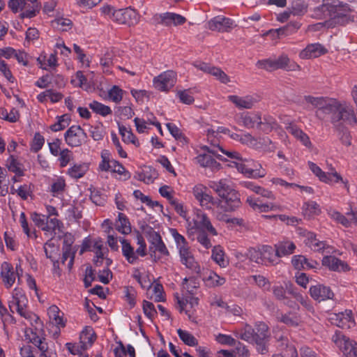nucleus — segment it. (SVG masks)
Returning <instances> with one entry per match:
<instances>
[{
  "label": "nucleus",
  "instance_id": "nucleus-20",
  "mask_svg": "<svg viewBox=\"0 0 357 357\" xmlns=\"http://www.w3.org/2000/svg\"><path fill=\"white\" fill-rule=\"evenodd\" d=\"M309 291L311 297L318 302L333 299L334 297V293L331 288L321 284L311 286Z\"/></svg>",
  "mask_w": 357,
  "mask_h": 357
},
{
  "label": "nucleus",
  "instance_id": "nucleus-43",
  "mask_svg": "<svg viewBox=\"0 0 357 357\" xmlns=\"http://www.w3.org/2000/svg\"><path fill=\"white\" fill-rule=\"evenodd\" d=\"M116 229L123 234H128L131 232V227L126 215L122 213H119L118 220L115 224Z\"/></svg>",
  "mask_w": 357,
  "mask_h": 357
},
{
  "label": "nucleus",
  "instance_id": "nucleus-16",
  "mask_svg": "<svg viewBox=\"0 0 357 357\" xmlns=\"http://www.w3.org/2000/svg\"><path fill=\"white\" fill-rule=\"evenodd\" d=\"M234 26V22L223 15H218L207 22V27L213 31L229 32Z\"/></svg>",
  "mask_w": 357,
  "mask_h": 357
},
{
  "label": "nucleus",
  "instance_id": "nucleus-19",
  "mask_svg": "<svg viewBox=\"0 0 357 357\" xmlns=\"http://www.w3.org/2000/svg\"><path fill=\"white\" fill-rule=\"evenodd\" d=\"M331 319L334 321L337 326L343 329H349L355 326L353 313L350 310H346L344 312L334 314L331 317Z\"/></svg>",
  "mask_w": 357,
  "mask_h": 357
},
{
  "label": "nucleus",
  "instance_id": "nucleus-47",
  "mask_svg": "<svg viewBox=\"0 0 357 357\" xmlns=\"http://www.w3.org/2000/svg\"><path fill=\"white\" fill-rule=\"evenodd\" d=\"M39 323L38 325H36L35 323H33V325H31L34 328H27L25 331V337L26 340H27L31 344L33 342H37L36 340L41 338L43 336H44L40 331H39L37 328L38 326H40L42 325V323L40 320L39 319Z\"/></svg>",
  "mask_w": 357,
  "mask_h": 357
},
{
  "label": "nucleus",
  "instance_id": "nucleus-24",
  "mask_svg": "<svg viewBox=\"0 0 357 357\" xmlns=\"http://www.w3.org/2000/svg\"><path fill=\"white\" fill-rule=\"evenodd\" d=\"M327 52L326 48L320 43H312L308 45L299 54L302 59L317 58Z\"/></svg>",
  "mask_w": 357,
  "mask_h": 357
},
{
  "label": "nucleus",
  "instance_id": "nucleus-10",
  "mask_svg": "<svg viewBox=\"0 0 357 357\" xmlns=\"http://www.w3.org/2000/svg\"><path fill=\"white\" fill-rule=\"evenodd\" d=\"M300 234L304 236V243L314 252L322 254L331 255L336 252V249L330 245L326 241H320L317 238L314 233L307 231H303Z\"/></svg>",
  "mask_w": 357,
  "mask_h": 357
},
{
  "label": "nucleus",
  "instance_id": "nucleus-59",
  "mask_svg": "<svg viewBox=\"0 0 357 357\" xmlns=\"http://www.w3.org/2000/svg\"><path fill=\"white\" fill-rule=\"evenodd\" d=\"M19 222L22 228L23 232L26 235L28 238L34 239L37 238L36 230L34 229L33 230L30 229L26 218V215L24 212L20 213Z\"/></svg>",
  "mask_w": 357,
  "mask_h": 357
},
{
  "label": "nucleus",
  "instance_id": "nucleus-27",
  "mask_svg": "<svg viewBox=\"0 0 357 357\" xmlns=\"http://www.w3.org/2000/svg\"><path fill=\"white\" fill-rule=\"evenodd\" d=\"M286 129L304 146L307 149H312V144L310 139L309 136L300 128L293 123H289V126L286 127Z\"/></svg>",
  "mask_w": 357,
  "mask_h": 357
},
{
  "label": "nucleus",
  "instance_id": "nucleus-44",
  "mask_svg": "<svg viewBox=\"0 0 357 357\" xmlns=\"http://www.w3.org/2000/svg\"><path fill=\"white\" fill-rule=\"evenodd\" d=\"M119 130L124 142L131 143L135 145L136 146H139V142L137 137L132 133L130 129H128V128L123 125H119Z\"/></svg>",
  "mask_w": 357,
  "mask_h": 357
},
{
  "label": "nucleus",
  "instance_id": "nucleus-55",
  "mask_svg": "<svg viewBox=\"0 0 357 357\" xmlns=\"http://www.w3.org/2000/svg\"><path fill=\"white\" fill-rule=\"evenodd\" d=\"M327 213L331 219L335 220L338 223H340L343 226L346 227H349L350 226V220H349L347 217L343 215L339 211L330 208L327 210Z\"/></svg>",
  "mask_w": 357,
  "mask_h": 357
},
{
  "label": "nucleus",
  "instance_id": "nucleus-31",
  "mask_svg": "<svg viewBox=\"0 0 357 357\" xmlns=\"http://www.w3.org/2000/svg\"><path fill=\"white\" fill-rule=\"evenodd\" d=\"M337 118L338 123L343 121L349 123H357V119L353 108L341 102L338 109Z\"/></svg>",
  "mask_w": 357,
  "mask_h": 357
},
{
  "label": "nucleus",
  "instance_id": "nucleus-35",
  "mask_svg": "<svg viewBox=\"0 0 357 357\" xmlns=\"http://www.w3.org/2000/svg\"><path fill=\"white\" fill-rule=\"evenodd\" d=\"M275 248H276L277 255L280 258L293 254L296 247L294 242L284 240L276 243Z\"/></svg>",
  "mask_w": 357,
  "mask_h": 357
},
{
  "label": "nucleus",
  "instance_id": "nucleus-7",
  "mask_svg": "<svg viewBox=\"0 0 357 357\" xmlns=\"http://www.w3.org/2000/svg\"><path fill=\"white\" fill-rule=\"evenodd\" d=\"M273 335L276 341V347L280 354H274L272 357H297L298 352L294 344L289 339L286 331H280L278 328L273 329Z\"/></svg>",
  "mask_w": 357,
  "mask_h": 357
},
{
  "label": "nucleus",
  "instance_id": "nucleus-13",
  "mask_svg": "<svg viewBox=\"0 0 357 357\" xmlns=\"http://www.w3.org/2000/svg\"><path fill=\"white\" fill-rule=\"evenodd\" d=\"M65 141L71 147L79 146L84 143L87 135L79 126H72L64 135Z\"/></svg>",
  "mask_w": 357,
  "mask_h": 357
},
{
  "label": "nucleus",
  "instance_id": "nucleus-48",
  "mask_svg": "<svg viewBox=\"0 0 357 357\" xmlns=\"http://www.w3.org/2000/svg\"><path fill=\"white\" fill-rule=\"evenodd\" d=\"M278 319L280 321L289 326H297L301 322L300 317L291 312L282 314Z\"/></svg>",
  "mask_w": 357,
  "mask_h": 357
},
{
  "label": "nucleus",
  "instance_id": "nucleus-11",
  "mask_svg": "<svg viewBox=\"0 0 357 357\" xmlns=\"http://www.w3.org/2000/svg\"><path fill=\"white\" fill-rule=\"evenodd\" d=\"M177 80V74L173 70H166L153 79V87L162 92H168L174 86Z\"/></svg>",
  "mask_w": 357,
  "mask_h": 357
},
{
  "label": "nucleus",
  "instance_id": "nucleus-17",
  "mask_svg": "<svg viewBox=\"0 0 357 357\" xmlns=\"http://www.w3.org/2000/svg\"><path fill=\"white\" fill-rule=\"evenodd\" d=\"M194 227L203 231H207L212 236H217L218 231L211 224L208 215L200 210H197L193 218Z\"/></svg>",
  "mask_w": 357,
  "mask_h": 357
},
{
  "label": "nucleus",
  "instance_id": "nucleus-5",
  "mask_svg": "<svg viewBox=\"0 0 357 357\" xmlns=\"http://www.w3.org/2000/svg\"><path fill=\"white\" fill-rule=\"evenodd\" d=\"M100 11L104 17L111 19L114 22L129 26L136 25L140 19L137 11L130 7L114 9L110 6L105 5L100 8Z\"/></svg>",
  "mask_w": 357,
  "mask_h": 357
},
{
  "label": "nucleus",
  "instance_id": "nucleus-42",
  "mask_svg": "<svg viewBox=\"0 0 357 357\" xmlns=\"http://www.w3.org/2000/svg\"><path fill=\"white\" fill-rule=\"evenodd\" d=\"M195 160L197 163L204 167L219 169L220 167V164L208 154H199L195 158Z\"/></svg>",
  "mask_w": 357,
  "mask_h": 357
},
{
  "label": "nucleus",
  "instance_id": "nucleus-41",
  "mask_svg": "<svg viewBox=\"0 0 357 357\" xmlns=\"http://www.w3.org/2000/svg\"><path fill=\"white\" fill-rule=\"evenodd\" d=\"M243 125L247 128H257L261 123V118L258 114H246L241 117Z\"/></svg>",
  "mask_w": 357,
  "mask_h": 357
},
{
  "label": "nucleus",
  "instance_id": "nucleus-56",
  "mask_svg": "<svg viewBox=\"0 0 357 357\" xmlns=\"http://www.w3.org/2000/svg\"><path fill=\"white\" fill-rule=\"evenodd\" d=\"M101 161L98 165V171L100 172H109L112 165V160L110 158V153L107 150H103L101 151Z\"/></svg>",
  "mask_w": 357,
  "mask_h": 357
},
{
  "label": "nucleus",
  "instance_id": "nucleus-64",
  "mask_svg": "<svg viewBox=\"0 0 357 357\" xmlns=\"http://www.w3.org/2000/svg\"><path fill=\"white\" fill-rule=\"evenodd\" d=\"M157 176L158 174L154 169H149L144 170L139 174V179L145 183L149 184L153 183Z\"/></svg>",
  "mask_w": 357,
  "mask_h": 357
},
{
  "label": "nucleus",
  "instance_id": "nucleus-37",
  "mask_svg": "<svg viewBox=\"0 0 357 357\" xmlns=\"http://www.w3.org/2000/svg\"><path fill=\"white\" fill-rule=\"evenodd\" d=\"M96 338V336L93 329L90 326H86L80 333L79 342L83 348L87 349L93 344Z\"/></svg>",
  "mask_w": 357,
  "mask_h": 357
},
{
  "label": "nucleus",
  "instance_id": "nucleus-32",
  "mask_svg": "<svg viewBox=\"0 0 357 357\" xmlns=\"http://www.w3.org/2000/svg\"><path fill=\"white\" fill-rule=\"evenodd\" d=\"M276 69H283L287 71H296L301 70V66L296 62L291 61L289 56L285 54H281L278 59H274Z\"/></svg>",
  "mask_w": 357,
  "mask_h": 357
},
{
  "label": "nucleus",
  "instance_id": "nucleus-46",
  "mask_svg": "<svg viewBox=\"0 0 357 357\" xmlns=\"http://www.w3.org/2000/svg\"><path fill=\"white\" fill-rule=\"evenodd\" d=\"M52 26L61 31H68L72 29L73 22L68 18L57 17L52 21Z\"/></svg>",
  "mask_w": 357,
  "mask_h": 357
},
{
  "label": "nucleus",
  "instance_id": "nucleus-4",
  "mask_svg": "<svg viewBox=\"0 0 357 357\" xmlns=\"http://www.w3.org/2000/svg\"><path fill=\"white\" fill-rule=\"evenodd\" d=\"M169 232L176 243L181 263L192 272L199 273L200 272V266L195 260L185 237L180 234L176 229H170Z\"/></svg>",
  "mask_w": 357,
  "mask_h": 357
},
{
  "label": "nucleus",
  "instance_id": "nucleus-14",
  "mask_svg": "<svg viewBox=\"0 0 357 357\" xmlns=\"http://www.w3.org/2000/svg\"><path fill=\"white\" fill-rule=\"evenodd\" d=\"M186 19L181 15L174 13H165L155 14L152 17V23L154 24H164L165 26L181 25L185 22Z\"/></svg>",
  "mask_w": 357,
  "mask_h": 357
},
{
  "label": "nucleus",
  "instance_id": "nucleus-3",
  "mask_svg": "<svg viewBox=\"0 0 357 357\" xmlns=\"http://www.w3.org/2000/svg\"><path fill=\"white\" fill-rule=\"evenodd\" d=\"M307 103L317 108L316 116L322 121H330L333 125L338 123L337 113L340 102L328 97L305 96Z\"/></svg>",
  "mask_w": 357,
  "mask_h": 357
},
{
  "label": "nucleus",
  "instance_id": "nucleus-18",
  "mask_svg": "<svg viewBox=\"0 0 357 357\" xmlns=\"http://www.w3.org/2000/svg\"><path fill=\"white\" fill-rule=\"evenodd\" d=\"M246 202L254 211L259 213L282 211V206L277 203H261L259 199L255 198L252 196H248L247 197Z\"/></svg>",
  "mask_w": 357,
  "mask_h": 357
},
{
  "label": "nucleus",
  "instance_id": "nucleus-33",
  "mask_svg": "<svg viewBox=\"0 0 357 357\" xmlns=\"http://www.w3.org/2000/svg\"><path fill=\"white\" fill-rule=\"evenodd\" d=\"M120 242L122 245V255L126 258V261L131 264L138 263L139 261L138 255L130 243L124 238L121 239Z\"/></svg>",
  "mask_w": 357,
  "mask_h": 357
},
{
  "label": "nucleus",
  "instance_id": "nucleus-63",
  "mask_svg": "<svg viewBox=\"0 0 357 357\" xmlns=\"http://www.w3.org/2000/svg\"><path fill=\"white\" fill-rule=\"evenodd\" d=\"M256 66L259 69H263L270 72L277 70L275 60L272 58L259 60L256 63Z\"/></svg>",
  "mask_w": 357,
  "mask_h": 357
},
{
  "label": "nucleus",
  "instance_id": "nucleus-2",
  "mask_svg": "<svg viewBox=\"0 0 357 357\" xmlns=\"http://www.w3.org/2000/svg\"><path fill=\"white\" fill-rule=\"evenodd\" d=\"M239 337L249 343L255 344L258 353L266 354L268 352L270 333L269 328L266 323L256 322L255 328L246 324L240 330Z\"/></svg>",
  "mask_w": 357,
  "mask_h": 357
},
{
  "label": "nucleus",
  "instance_id": "nucleus-40",
  "mask_svg": "<svg viewBox=\"0 0 357 357\" xmlns=\"http://www.w3.org/2000/svg\"><path fill=\"white\" fill-rule=\"evenodd\" d=\"M206 286L209 287H216L223 285L226 279L220 276L214 271H209L204 279Z\"/></svg>",
  "mask_w": 357,
  "mask_h": 357
},
{
  "label": "nucleus",
  "instance_id": "nucleus-28",
  "mask_svg": "<svg viewBox=\"0 0 357 357\" xmlns=\"http://www.w3.org/2000/svg\"><path fill=\"white\" fill-rule=\"evenodd\" d=\"M222 199L225 202V211H234L241 206L240 195L235 190L227 193L225 197H222Z\"/></svg>",
  "mask_w": 357,
  "mask_h": 357
},
{
  "label": "nucleus",
  "instance_id": "nucleus-23",
  "mask_svg": "<svg viewBox=\"0 0 357 357\" xmlns=\"http://www.w3.org/2000/svg\"><path fill=\"white\" fill-rule=\"evenodd\" d=\"M322 265L327 267L330 271L340 272L349 270V265L341 259L331 255H326L322 259Z\"/></svg>",
  "mask_w": 357,
  "mask_h": 357
},
{
  "label": "nucleus",
  "instance_id": "nucleus-1",
  "mask_svg": "<svg viewBox=\"0 0 357 357\" xmlns=\"http://www.w3.org/2000/svg\"><path fill=\"white\" fill-rule=\"evenodd\" d=\"M351 11L347 3L338 0H323L321 5L314 8L312 16L317 19L331 17L335 22L344 25L354 21V17L349 15Z\"/></svg>",
  "mask_w": 357,
  "mask_h": 357
},
{
  "label": "nucleus",
  "instance_id": "nucleus-26",
  "mask_svg": "<svg viewBox=\"0 0 357 357\" xmlns=\"http://www.w3.org/2000/svg\"><path fill=\"white\" fill-rule=\"evenodd\" d=\"M66 187L67 185L64 177L57 176L52 178L49 191L53 197H60L63 195Z\"/></svg>",
  "mask_w": 357,
  "mask_h": 357
},
{
  "label": "nucleus",
  "instance_id": "nucleus-36",
  "mask_svg": "<svg viewBox=\"0 0 357 357\" xmlns=\"http://www.w3.org/2000/svg\"><path fill=\"white\" fill-rule=\"evenodd\" d=\"M262 264L268 265L277 263L279 257L277 255L276 248L273 249L270 245H261Z\"/></svg>",
  "mask_w": 357,
  "mask_h": 357
},
{
  "label": "nucleus",
  "instance_id": "nucleus-8",
  "mask_svg": "<svg viewBox=\"0 0 357 357\" xmlns=\"http://www.w3.org/2000/svg\"><path fill=\"white\" fill-rule=\"evenodd\" d=\"M229 165L236 167L239 172L248 177L257 178L266 175V171L261 167V164L253 160H243L241 158V160L232 161Z\"/></svg>",
  "mask_w": 357,
  "mask_h": 357
},
{
  "label": "nucleus",
  "instance_id": "nucleus-22",
  "mask_svg": "<svg viewBox=\"0 0 357 357\" xmlns=\"http://www.w3.org/2000/svg\"><path fill=\"white\" fill-rule=\"evenodd\" d=\"M0 276L6 289L13 287L17 278L13 265L7 261H3L1 265Z\"/></svg>",
  "mask_w": 357,
  "mask_h": 357
},
{
  "label": "nucleus",
  "instance_id": "nucleus-15",
  "mask_svg": "<svg viewBox=\"0 0 357 357\" xmlns=\"http://www.w3.org/2000/svg\"><path fill=\"white\" fill-rule=\"evenodd\" d=\"M192 194L200 206L206 209L211 208L215 204V199L208 192V189L202 184H197L192 188Z\"/></svg>",
  "mask_w": 357,
  "mask_h": 357
},
{
  "label": "nucleus",
  "instance_id": "nucleus-53",
  "mask_svg": "<svg viewBox=\"0 0 357 357\" xmlns=\"http://www.w3.org/2000/svg\"><path fill=\"white\" fill-rule=\"evenodd\" d=\"M37 342L32 343L40 351L38 357H52V353L49 349L48 344L44 336L36 340Z\"/></svg>",
  "mask_w": 357,
  "mask_h": 357
},
{
  "label": "nucleus",
  "instance_id": "nucleus-29",
  "mask_svg": "<svg viewBox=\"0 0 357 357\" xmlns=\"http://www.w3.org/2000/svg\"><path fill=\"white\" fill-rule=\"evenodd\" d=\"M208 186L214 190L220 198L225 197L227 193L234 190L230 185V181L226 178L210 181Z\"/></svg>",
  "mask_w": 357,
  "mask_h": 357
},
{
  "label": "nucleus",
  "instance_id": "nucleus-6",
  "mask_svg": "<svg viewBox=\"0 0 357 357\" xmlns=\"http://www.w3.org/2000/svg\"><path fill=\"white\" fill-rule=\"evenodd\" d=\"M9 308L14 313L16 312L26 319L31 325H38L39 317L28 310V299L24 291L20 288H15L12 292V299L9 301Z\"/></svg>",
  "mask_w": 357,
  "mask_h": 357
},
{
  "label": "nucleus",
  "instance_id": "nucleus-57",
  "mask_svg": "<svg viewBox=\"0 0 357 357\" xmlns=\"http://www.w3.org/2000/svg\"><path fill=\"white\" fill-rule=\"evenodd\" d=\"M177 333L179 338L185 344L190 347H194L198 344L197 340L188 331L179 328L177 330Z\"/></svg>",
  "mask_w": 357,
  "mask_h": 357
},
{
  "label": "nucleus",
  "instance_id": "nucleus-50",
  "mask_svg": "<svg viewBox=\"0 0 357 357\" xmlns=\"http://www.w3.org/2000/svg\"><path fill=\"white\" fill-rule=\"evenodd\" d=\"M103 245L101 241H96L93 243V248L95 252L93 259L94 264L96 266H101L104 260V252L102 251Z\"/></svg>",
  "mask_w": 357,
  "mask_h": 357
},
{
  "label": "nucleus",
  "instance_id": "nucleus-34",
  "mask_svg": "<svg viewBox=\"0 0 357 357\" xmlns=\"http://www.w3.org/2000/svg\"><path fill=\"white\" fill-rule=\"evenodd\" d=\"M47 314L50 319L56 325L58 328H64L66 319H64V314L55 305H52L47 309Z\"/></svg>",
  "mask_w": 357,
  "mask_h": 357
},
{
  "label": "nucleus",
  "instance_id": "nucleus-39",
  "mask_svg": "<svg viewBox=\"0 0 357 357\" xmlns=\"http://www.w3.org/2000/svg\"><path fill=\"white\" fill-rule=\"evenodd\" d=\"M24 1L29 2L30 4L27 3L29 9H26L23 12H21L20 17L22 19H30L36 17L40 10V4L38 0H24Z\"/></svg>",
  "mask_w": 357,
  "mask_h": 357
},
{
  "label": "nucleus",
  "instance_id": "nucleus-45",
  "mask_svg": "<svg viewBox=\"0 0 357 357\" xmlns=\"http://www.w3.org/2000/svg\"><path fill=\"white\" fill-rule=\"evenodd\" d=\"M279 127L276 120L271 116H265L261 119V123L259 125V129L266 133H268L273 130H277Z\"/></svg>",
  "mask_w": 357,
  "mask_h": 357
},
{
  "label": "nucleus",
  "instance_id": "nucleus-21",
  "mask_svg": "<svg viewBox=\"0 0 357 357\" xmlns=\"http://www.w3.org/2000/svg\"><path fill=\"white\" fill-rule=\"evenodd\" d=\"M198 305V298L190 297L189 299L188 298H177V306L176 308L178 310V311L182 313L185 312L188 317V319L192 322H197L196 317L194 314L193 311H191L188 309V306H190L191 308L194 307L195 306Z\"/></svg>",
  "mask_w": 357,
  "mask_h": 357
},
{
  "label": "nucleus",
  "instance_id": "nucleus-52",
  "mask_svg": "<svg viewBox=\"0 0 357 357\" xmlns=\"http://www.w3.org/2000/svg\"><path fill=\"white\" fill-rule=\"evenodd\" d=\"M133 195L137 199H139L142 203L146 204L148 206L154 208L159 207L162 208V206L157 201H152L150 197L144 195L139 190L133 192Z\"/></svg>",
  "mask_w": 357,
  "mask_h": 357
},
{
  "label": "nucleus",
  "instance_id": "nucleus-54",
  "mask_svg": "<svg viewBox=\"0 0 357 357\" xmlns=\"http://www.w3.org/2000/svg\"><path fill=\"white\" fill-rule=\"evenodd\" d=\"M302 209L303 214L308 217L319 215L321 213L319 204L314 201L305 202L303 204Z\"/></svg>",
  "mask_w": 357,
  "mask_h": 357
},
{
  "label": "nucleus",
  "instance_id": "nucleus-58",
  "mask_svg": "<svg viewBox=\"0 0 357 357\" xmlns=\"http://www.w3.org/2000/svg\"><path fill=\"white\" fill-rule=\"evenodd\" d=\"M166 126L169 131L170 134L182 144L188 143L187 138L182 133L181 130L174 123H168Z\"/></svg>",
  "mask_w": 357,
  "mask_h": 357
},
{
  "label": "nucleus",
  "instance_id": "nucleus-51",
  "mask_svg": "<svg viewBox=\"0 0 357 357\" xmlns=\"http://www.w3.org/2000/svg\"><path fill=\"white\" fill-rule=\"evenodd\" d=\"M89 107L96 114L102 116H106L111 114L112 111L109 106H107L101 102L93 100L89 105Z\"/></svg>",
  "mask_w": 357,
  "mask_h": 357
},
{
  "label": "nucleus",
  "instance_id": "nucleus-62",
  "mask_svg": "<svg viewBox=\"0 0 357 357\" xmlns=\"http://www.w3.org/2000/svg\"><path fill=\"white\" fill-rule=\"evenodd\" d=\"M123 94L124 91L116 85H114L108 91L109 100L115 103H119L122 100Z\"/></svg>",
  "mask_w": 357,
  "mask_h": 357
},
{
  "label": "nucleus",
  "instance_id": "nucleus-30",
  "mask_svg": "<svg viewBox=\"0 0 357 357\" xmlns=\"http://www.w3.org/2000/svg\"><path fill=\"white\" fill-rule=\"evenodd\" d=\"M206 149L208 153L214 155L221 160H224L225 159L218 153L219 151L229 158L234 159V161L241 160V158L239 153L234 151L225 150L222 146L219 144H215V143L212 144L211 147H207Z\"/></svg>",
  "mask_w": 357,
  "mask_h": 357
},
{
  "label": "nucleus",
  "instance_id": "nucleus-9",
  "mask_svg": "<svg viewBox=\"0 0 357 357\" xmlns=\"http://www.w3.org/2000/svg\"><path fill=\"white\" fill-rule=\"evenodd\" d=\"M332 341L342 353L343 357H357V342L336 331L332 336Z\"/></svg>",
  "mask_w": 357,
  "mask_h": 357
},
{
  "label": "nucleus",
  "instance_id": "nucleus-38",
  "mask_svg": "<svg viewBox=\"0 0 357 357\" xmlns=\"http://www.w3.org/2000/svg\"><path fill=\"white\" fill-rule=\"evenodd\" d=\"M211 259L221 268H225L229 265V260L225 255L224 249L220 245L213 248Z\"/></svg>",
  "mask_w": 357,
  "mask_h": 357
},
{
  "label": "nucleus",
  "instance_id": "nucleus-25",
  "mask_svg": "<svg viewBox=\"0 0 357 357\" xmlns=\"http://www.w3.org/2000/svg\"><path fill=\"white\" fill-rule=\"evenodd\" d=\"M227 99L239 109H251L257 102V100L252 96L230 95L227 97Z\"/></svg>",
  "mask_w": 357,
  "mask_h": 357
},
{
  "label": "nucleus",
  "instance_id": "nucleus-61",
  "mask_svg": "<svg viewBox=\"0 0 357 357\" xmlns=\"http://www.w3.org/2000/svg\"><path fill=\"white\" fill-rule=\"evenodd\" d=\"M87 171V167L84 165H74L70 167L67 174L73 178H80L84 176Z\"/></svg>",
  "mask_w": 357,
  "mask_h": 357
},
{
  "label": "nucleus",
  "instance_id": "nucleus-49",
  "mask_svg": "<svg viewBox=\"0 0 357 357\" xmlns=\"http://www.w3.org/2000/svg\"><path fill=\"white\" fill-rule=\"evenodd\" d=\"M44 251L47 258H49L51 261L58 259L59 248L51 241L45 243Z\"/></svg>",
  "mask_w": 357,
  "mask_h": 357
},
{
  "label": "nucleus",
  "instance_id": "nucleus-60",
  "mask_svg": "<svg viewBox=\"0 0 357 357\" xmlns=\"http://www.w3.org/2000/svg\"><path fill=\"white\" fill-rule=\"evenodd\" d=\"M6 167L9 171L15 173L17 176H21L24 174L21 165L12 155L6 160Z\"/></svg>",
  "mask_w": 357,
  "mask_h": 357
},
{
  "label": "nucleus",
  "instance_id": "nucleus-12",
  "mask_svg": "<svg viewBox=\"0 0 357 357\" xmlns=\"http://www.w3.org/2000/svg\"><path fill=\"white\" fill-rule=\"evenodd\" d=\"M308 167L313 174L319 178V179L328 184H333L339 182H342L345 187H347V183L343 181L342 177L335 170H333L331 172H325L312 162H308Z\"/></svg>",
  "mask_w": 357,
  "mask_h": 357
}]
</instances>
